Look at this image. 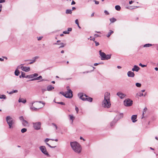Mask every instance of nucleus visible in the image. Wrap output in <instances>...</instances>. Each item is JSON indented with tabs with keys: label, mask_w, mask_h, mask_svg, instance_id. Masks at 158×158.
Here are the masks:
<instances>
[{
	"label": "nucleus",
	"mask_w": 158,
	"mask_h": 158,
	"mask_svg": "<svg viewBox=\"0 0 158 158\" xmlns=\"http://www.w3.org/2000/svg\"><path fill=\"white\" fill-rule=\"evenodd\" d=\"M70 145L73 150L76 153L79 154L81 152L82 148L81 145L77 142H71Z\"/></svg>",
	"instance_id": "1"
},
{
	"label": "nucleus",
	"mask_w": 158,
	"mask_h": 158,
	"mask_svg": "<svg viewBox=\"0 0 158 158\" xmlns=\"http://www.w3.org/2000/svg\"><path fill=\"white\" fill-rule=\"evenodd\" d=\"M6 120L7 123L9 125V128L10 129L13 128L14 122L12 118L10 116H8L6 117Z\"/></svg>",
	"instance_id": "2"
},
{
	"label": "nucleus",
	"mask_w": 158,
	"mask_h": 158,
	"mask_svg": "<svg viewBox=\"0 0 158 158\" xmlns=\"http://www.w3.org/2000/svg\"><path fill=\"white\" fill-rule=\"evenodd\" d=\"M102 105L104 108H109L111 106L110 100L104 99L102 102Z\"/></svg>",
	"instance_id": "3"
},
{
	"label": "nucleus",
	"mask_w": 158,
	"mask_h": 158,
	"mask_svg": "<svg viewBox=\"0 0 158 158\" xmlns=\"http://www.w3.org/2000/svg\"><path fill=\"white\" fill-rule=\"evenodd\" d=\"M23 64H21L18 66V69H21L26 72H29L30 70V68L29 67H24Z\"/></svg>",
	"instance_id": "4"
},
{
	"label": "nucleus",
	"mask_w": 158,
	"mask_h": 158,
	"mask_svg": "<svg viewBox=\"0 0 158 158\" xmlns=\"http://www.w3.org/2000/svg\"><path fill=\"white\" fill-rule=\"evenodd\" d=\"M133 101L130 99H126L124 101V104L125 106H129L132 104Z\"/></svg>",
	"instance_id": "5"
},
{
	"label": "nucleus",
	"mask_w": 158,
	"mask_h": 158,
	"mask_svg": "<svg viewBox=\"0 0 158 158\" xmlns=\"http://www.w3.org/2000/svg\"><path fill=\"white\" fill-rule=\"evenodd\" d=\"M35 102H32L30 106V110L33 111H36L38 110L41 107L35 108L33 106V104ZM35 106L38 107V105H35Z\"/></svg>",
	"instance_id": "6"
},
{
	"label": "nucleus",
	"mask_w": 158,
	"mask_h": 158,
	"mask_svg": "<svg viewBox=\"0 0 158 158\" xmlns=\"http://www.w3.org/2000/svg\"><path fill=\"white\" fill-rule=\"evenodd\" d=\"M67 91L65 92V93L63 92H60L59 94H61L63 95L64 97L67 98H69V86L67 87Z\"/></svg>",
	"instance_id": "7"
},
{
	"label": "nucleus",
	"mask_w": 158,
	"mask_h": 158,
	"mask_svg": "<svg viewBox=\"0 0 158 158\" xmlns=\"http://www.w3.org/2000/svg\"><path fill=\"white\" fill-rule=\"evenodd\" d=\"M67 91L65 92V93L63 92H60L59 94H61L63 95L64 97L67 98H69V86L67 87Z\"/></svg>",
	"instance_id": "8"
},
{
	"label": "nucleus",
	"mask_w": 158,
	"mask_h": 158,
	"mask_svg": "<svg viewBox=\"0 0 158 158\" xmlns=\"http://www.w3.org/2000/svg\"><path fill=\"white\" fill-rule=\"evenodd\" d=\"M41 123L40 122L33 123V127L34 129L36 130H38L40 129Z\"/></svg>",
	"instance_id": "9"
},
{
	"label": "nucleus",
	"mask_w": 158,
	"mask_h": 158,
	"mask_svg": "<svg viewBox=\"0 0 158 158\" xmlns=\"http://www.w3.org/2000/svg\"><path fill=\"white\" fill-rule=\"evenodd\" d=\"M40 150L41 152L46 155H48V153L46 150V148L44 146H42L39 147Z\"/></svg>",
	"instance_id": "10"
},
{
	"label": "nucleus",
	"mask_w": 158,
	"mask_h": 158,
	"mask_svg": "<svg viewBox=\"0 0 158 158\" xmlns=\"http://www.w3.org/2000/svg\"><path fill=\"white\" fill-rule=\"evenodd\" d=\"M78 96L80 99L83 101H85V98L88 97V96L86 94L82 93L78 94Z\"/></svg>",
	"instance_id": "11"
},
{
	"label": "nucleus",
	"mask_w": 158,
	"mask_h": 158,
	"mask_svg": "<svg viewBox=\"0 0 158 158\" xmlns=\"http://www.w3.org/2000/svg\"><path fill=\"white\" fill-rule=\"evenodd\" d=\"M99 55L101 56V60H105V58L106 57V54L104 52H102V50H100L99 51Z\"/></svg>",
	"instance_id": "12"
},
{
	"label": "nucleus",
	"mask_w": 158,
	"mask_h": 158,
	"mask_svg": "<svg viewBox=\"0 0 158 158\" xmlns=\"http://www.w3.org/2000/svg\"><path fill=\"white\" fill-rule=\"evenodd\" d=\"M35 80H40V81H45L44 79H42V77L41 76H40L39 77L36 78H33L31 79L30 81H33Z\"/></svg>",
	"instance_id": "13"
},
{
	"label": "nucleus",
	"mask_w": 158,
	"mask_h": 158,
	"mask_svg": "<svg viewBox=\"0 0 158 158\" xmlns=\"http://www.w3.org/2000/svg\"><path fill=\"white\" fill-rule=\"evenodd\" d=\"M117 95L121 99L123 98L126 96L125 94L121 92H118L117 94Z\"/></svg>",
	"instance_id": "14"
},
{
	"label": "nucleus",
	"mask_w": 158,
	"mask_h": 158,
	"mask_svg": "<svg viewBox=\"0 0 158 158\" xmlns=\"http://www.w3.org/2000/svg\"><path fill=\"white\" fill-rule=\"evenodd\" d=\"M128 77H133L135 76V73L131 71H129L127 73Z\"/></svg>",
	"instance_id": "15"
},
{
	"label": "nucleus",
	"mask_w": 158,
	"mask_h": 158,
	"mask_svg": "<svg viewBox=\"0 0 158 158\" xmlns=\"http://www.w3.org/2000/svg\"><path fill=\"white\" fill-rule=\"evenodd\" d=\"M140 69V68L137 65H135L133 68L132 69V71H136L138 72L139 69Z\"/></svg>",
	"instance_id": "16"
},
{
	"label": "nucleus",
	"mask_w": 158,
	"mask_h": 158,
	"mask_svg": "<svg viewBox=\"0 0 158 158\" xmlns=\"http://www.w3.org/2000/svg\"><path fill=\"white\" fill-rule=\"evenodd\" d=\"M123 117V114H119L116 116V117L115 118L116 120V121H117L119 119Z\"/></svg>",
	"instance_id": "17"
},
{
	"label": "nucleus",
	"mask_w": 158,
	"mask_h": 158,
	"mask_svg": "<svg viewBox=\"0 0 158 158\" xmlns=\"http://www.w3.org/2000/svg\"><path fill=\"white\" fill-rule=\"evenodd\" d=\"M137 118V115H132L131 117V119L133 123H135L137 121L136 119Z\"/></svg>",
	"instance_id": "18"
},
{
	"label": "nucleus",
	"mask_w": 158,
	"mask_h": 158,
	"mask_svg": "<svg viewBox=\"0 0 158 158\" xmlns=\"http://www.w3.org/2000/svg\"><path fill=\"white\" fill-rule=\"evenodd\" d=\"M110 94L108 92L106 93L105 94L104 99L110 100Z\"/></svg>",
	"instance_id": "19"
},
{
	"label": "nucleus",
	"mask_w": 158,
	"mask_h": 158,
	"mask_svg": "<svg viewBox=\"0 0 158 158\" xmlns=\"http://www.w3.org/2000/svg\"><path fill=\"white\" fill-rule=\"evenodd\" d=\"M54 89V87L51 85H49L47 87V90L48 91H51Z\"/></svg>",
	"instance_id": "20"
},
{
	"label": "nucleus",
	"mask_w": 158,
	"mask_h": 158,
	"mask_svg": "<svg viewBox=\"0 0 158 158\" xmlns=\"http://www.w3.org/2000/svg\"><path fill=\"white\" fill-rule=\"evenodd\" d=\"M39 58V57L37 56H35V57L33 58L32 60H30L31 62L29 63V64H31L33 63L37 59H38Z\"/></svg>",
	"instance_id": "21"
},
{
	"label": "nucleus",
	"mask_w": 158,
	"mask_h": 158,
	"mask_svg": "<svg viewBox=\"0 0 158 158\" xmlns=\"http://www.w3.org/2000/svg\"><path fill=\"white\" fill-rule=\"evenodd\" d=\"M19 102H22L23 103H25L27 101L26 99H24L23 98H19V100H18Z\"/></svg>",
	"instance_id": "22"
},
{
	"label": "nucleus",
	"mask_w": 158,
	"mask_h": 158,
	"mask_svg": "<svg viewBox=\"0 0 158 158\" xmlns=\"http://www.w3.org/2000/svg\"><path fill=\"white\" fill-rule=\"evenodd\" d=\"M54 44H55V45H60V46L59 47V48H63V47H64V46H65V44H64L62 43H55Z\"/></svg>",
	"instance_id": "23"
},
{
	"label": "nucleus",
	"mask_w": 158,
	"mask_h": 158,
	"mask_svg": "<svg viewBox=\"0 0 158 158\" xmlns=\"http://www.w3.org/2000/svg\"><path fill=\"white\" fill-rule=\"evenodd\" d=\"M92 100L93 98H92L89 97L88 96V97L85 98V101H87L90 102H91L92 101Z\"/></svg>",
	"instance_id": "24"
},
{
	"label": "nucleus",
	"mask_w": 158,
	"mask_h": 158,
	"mask_svg": "<svg viewBox=\"0 0 158 158\" xmlns=\"http://www.w3.org/2000/svg\"><path fill=\"white\" fill-rule=\"evenodd\" d=\"M18 69H18L17 67L15 72V75L16 76H18L19 74L20 73L19 70H18Z\"/></svg>",
	"instance_id": "25"
},
{
	"label": "nucleus",
	"mask_w": 158,
	"mask_h": 158,
	"mask_svg": "<svg viewBox=\"0 0 158 158\" xmlns=\"http://www.w3.org/2000/svg\"><path fill=\"white\" fill-rule=\"evenodd\" d=\"M75 119V117L73 116L70 115V120H71V124L72 125H73V121Z\"/></svg>",
	"instance_id": "26"
},
{
	"label": "nucleus",
	"mask_w": 158,
	"mask_h": 158,
	"mask_svg": "<svg viewBox=\"0 0 158 158\" xmlns=\"http://www.w3.org/2000/svg\"><path fill=\"white\" fill-rule=\"evenodd\" d=\"M111 54L106 55V57H105V60H107L110 59L111 58Z\"/></svg>",
	"instance_id": "27"
},
{
	"label": "nucleus",
	"mask_w": 158,
	"mask_h": 158,
	"mask_svg": "<svg viewBox=\"0 0 158 158\" xmlns=\"http://www.w3.org/2000/svg\"><path fill=\"white\" fill-rule=\"evenodd\" d=\"M138 7L137 6H130V7H127V8L130 9V10H132V9H134L137 8Z\"/></svg>",
	"instance_id": "28"
},
{
	"label": "nucleus",
	"mask_w": 158,
	"mask_h": 158,
	"mask_svg": "<svg viewBox=\"0 0 158 158\" xmlns=\"http://www.w3.org/2000/svg\"><path fill=\"white\" fill-rule=\"evenodd\" d=\"M22 123L23 124L24 126H26L28 124L27 122L25 120H23V121L22 122Z\"/></svg>",
	"instance_id": "29"
},
{
	"label": "nucleus",
	"mask_w": 158,
	"mask_h": 158,
	"mask_svg": "<svg viewBox=\"0 0 158 158\" xmlns=\"http://www.w3.org/2000/svg\"><path fill=\"white\" fill-rule=\"evenodd\" d=\"M114 33V31L112 30H110V32H109L107 35V36L108 37L110 36L111 35Z\"/></svg>",
	"instance_id": "30"
},
{
	"label": "nucleus",
	"mask_w": 158,
	"mask_h": 158,
	"mask_svg": "<svg viewBox=\"0 0 158 158\" xmlns=\"http://www.w3.org/2000/svg\"><path fill=\"white\" fill-rule=\"evenodd\" d=\"M6 96L5 95H0V99H6Z\"/></svg>",
	"instance_id": "31"
},
{
	"label": "nucleus",
	"mask_w": 158,
	"mask_h": 158,
	"mask_svg": "<svg viewBox=\"0 0 158 158\" xmlns=\"http://www.w3.org/2000/svg\"><path fill=\"white\" fill-rule=\"evenodd\" d=\"M110 21L111 23H113L115 21H116V19L114 18H110Z\"/></svg>",
	"instance_id": "32"
},
{
	"label": "nucleus",
	"mask_w": 158,
	"mask_h": 158,
	"mask_svg": "<svg viewBox=\"0 0 158 158\" xmlns=\"http://www.w3.org/2000/svg\"><path fill=\"white\" fill-rule=\"evenodd\" d=\"M115 9L118 11H119L121 9V7L119 5H116L115 6Z\"/></svg>",
	"instance_id": "33"
},
{
	"label": "nucleus",
	"mask_w": 158,
	"mask_h": 158,
	"mask_svg": "<svg viewBox=\"0 0 158 158\" xmlns=\"http://www.w3.org/2000/svg\"><path fill=\"white\" fill-rule=\"evenodd\" d=\"M117 121H116V120L115 118L114 119V120L112 122L110 123V126L111 127L113 126L114 125V124L115 123H116Z\"/></svg>",
	"instance_id": "34"
},
{
	"label": "nucleus",
	"mask_w": 158,
	"mask_h": 158,
	"mask_svg": "<svg viewBox=\"0 0 158 158\" xmlns=\"http://www.w3.org/2000/svg\"><path fill=\"white\" fill-rule=\"evenodd\" d=\"M152 46V44H146L144 45V47H150Z\"/></svg>",
	"instance_id": "35"
},
{
	"label": "nucleus",
	"mask_w": 158,
	"mask_h": 158,
	"mask_svg": "<svg viewBox=\"0 0 158 158\" xmlns=\"http://www.w3.org/2000/svg\"><path fill=\"white\" fill-rule=\"evenodd\" d=\"M63 33L64 34H69V27L68 28L67 31H64Z\"/></svg>",
	"instance_id": "36"
},
{
	"label": "nucleus",
	"mask_w": 158,
	"mask_h": 158,
	"mask_svg": "<svg viewBox=\"0 0 158 158\" xmlns=\"http://www.w3.org/2000/svg\"><path fill=\"white\" fill-rule=\"evenodd\" d=\"M27 131V129L25 128H23L21 129V132L22 133H24L26 132Z\"/></svg>",
	"instance_id": "37"
},
{
	"label": "nucleus",
	"mask_w": 158,
	"mask_h": 158,
	"mask_svg": "<svg viewBox=\"0 0 158 158\" xmlns=\"http://www.w3.org/2000/svg\"><path fill=\"white\" fill-rule=\"evenodd\" d=\"M73 97V92L71 89H70V98H72Z\"/></svg>",
	"instance_id": "38"
},
{
	"label": "nucleus",
	"mask_w": 158,
	"mask_h": 158,
	"mask_svg": "<svg viewBox=\"0 0 158 158\" xmlns=\"http://www.w3.org/2000/svg\"><path fill=\"white\" fill-rule=\"evenodd\" d=\"M135 85L137 87H140L141 86V84L139 83H136L135 84Z\"/></svg>",
	"instance_id": "39"
},
{
	"label": "nucleus",
	"mask_w": 158,
	"mask_h": 158,
	"mask_svg": "<svg viewBox=\"0 0 158 158\" xmlns=\"http://www.w3.org/2000/svg\"><path fill=\"white\" fill-rule=\"evenodd\" d=\"M52 125L55 128L56 130H57L58 129V127L54 123H52Z\"/></svg>",
	"instance_id": "40"
},
{
	"label": "nucleus",
	"mask_w": 158,
	"mask_h": 158,
	"mask_svg": "<svg viewBox=\"0 0 158 158\" xmlns=\"http://www.w3.org/2000/svg\"><path fill=\"white\" fill-rule=\"evenodd\" d=\"M139 66H141L143 68L144 67H145L147 66V65H144V64H142L141 63H140L139 64Z\"/></svg>",
	"instance_id": "41"
},
{
	"label": "nucleus",
	"mask_w": 158,
	"mask_h": 158,
	"mask_svg": "<svg viewBox=\"0 0 158 158\" xmlns=\"http://www.w3.org/2000/svg\"><path fill=\"white\" fill-rule=\"evenodd\" d=\"M25 73H24V72H22L21 73V76L22 77H25Z\"/></svg>",
	"instance_id": "42"
},
{
	"label": "nucleus",
	"mask_w": 158,
	"mask_h": 158,
	"mask_svg": "<svg viewBox=\"0 0 158 158\" xmlns=\"http://www.w3.org/2000/svg\"><path fill=\"white\" fill-rule=\"evenodd\" d=\"M33 74V77H37L38 76V74L37 73H35Z\"/></svg>",
	"instance_id": "43"
},
{
	"label": "nucleus",
	"mask_w": 158,
	"mask_h": 158,
	"mask_svg": "<svg viewBox=\"0 0 158 158\" xmlns=\"http://www.w3.org/2000/svg\"><path fill=\"white\" fill-rule=\"evenodd\" d=\"M19 118L20 120H22V122L23 121V120H24V119L23 118V116H21L19 117Z\"/></svg>",
	"instance_id": "44"
},
{
	"label": "nucleus",
	"mask_w": 158,
	"mask_h": 158,
	"mask_svg": "<svg viewBox=\"0 0 158 158\" xmlns=\"http://www.w3.org/2000/svg\"><path fill=\"white\" fill-rule=\"evenodd\" d=\"M56 103L58 104H59L62 105H65V103L62 102H56Z\"/></svg>",
	"instance_id": "45"
},
{
	"label": "nucleus",
	"mask_w": 158,
	"mask_h": 158,
	"mask_svg": "<svg viewBox=\"0 0 158 158\" xmlns=\"http://www.w3.org/2000/svg\"><path fill=\"white\" fill-rule=\"evenodd\" d=\"M43 38V36H40L38 37H37L38 40L39 41L40 40H42V39Z\"/></svg>",
	"instance_id": "46"
},
{
	"label": "nucleus",
	"mask_w": 158,
	"mask_h": 158,
	"mask_svg": "<svg viewBox=\"0 0 158 158\" xmlns=\"http://www.w3.org/2000/svg\"><path fill=\"white\" fill-rule=\"evenodd\" d=\"M75 23L77 25H78V24H79L78 20L77 19H76L75 20Z\"/></svg>",
	"instance_id": "47"
},
{
	"label": "nucleus",
	"mask_w": 158,
	"mask_h": 158,
	"mask_svg": "<svg viewBox=\"0 0 158 158\" xmlns=\"http://www.w3.org/2000/svg\"><path fill=\"white\" fill-rule=\"evenodd\" d=\"M49 140H50V139L48 138H46L44 140V141L45 143H47L48 142Z\"/></svg>",
	"instance_id": "48"
},
{
	"label": "nucleus",
	"mask_w": 158,
	"mask_h": 158,
	"mask_svg": "<svg viewBox=\"0 0 158 158\" xmlns=\"http://www.w3.org/2000/svg\"><path fill=\"white\" fill-rule=\"evenodd\" d=\"M94 42L95 43V45L96 46H98L99 45V44L98 42H97L96 41H94Z\"/></svg>",
	"instance_id": "49"
},
{
	"label": "nucleus",
	"mask_w": 158,
	"mask_h": 158,
	"mask_svg": "<svg viewBox=\"0 0 158 158\" xmlns=\"http://www.w3.org/2000/svg\"><path fill=\"white\" fill-rule=\"evenodd\" d=\"M46 90H47V89H41V91H42V92L43 93H44V92L46 91Z\"/></svg>",
	"instance_id": "50"
},
{
	"label": "nucleus",
	"mask_w": 158,
	"mask_h": 158,
	"mask_svg": "<svg viewBox=\"0 0 158 158\" xmlns=\"http://www.w3.org/2000/svg\"><path fill=\"white\" fill-rule=\"evenodd\" d=\"M104 13L106 15H108L109 14V13L106 10H105L104 11Z\"/></svg>",
	"instance_id": "51"
},
{
	"label": "nucleus",
	"mask_w": 158,
	"mask_h": 158,
	"mask_svg": "<svg viewBox=\"0 0 158 158\" xmlns=\"http://www.w3.org/2000/svg\"><path fill=\"white\" fill-rule=\"evenodd\" d=\"M94 1L95 2V4H98L99 3V2L96 0H94Z\"/></svg>",
	"instance_id": "52"
},
{
	"label": "nucleus",
	"mask_w": 158,
	"mask_h": 158,
	"mask_svg": "<svg viewBox=\"0 0 158 158\" xmlns=\"http://www.w3.org/2000/svg\"><path fill=\"white\" fill-rule=\"evenodd\" d=\"M75 110H76L77 113L78 112V110H79V109H78V108L77 106H76Z\"/></svg>",
	"instance_id": "53"
},
{
	"label": "nucleus",
	"mask_w": 158,
	"mask_h": 158,
	"mask_svg": "<svg viewBox=\"0 0 158 158\" xmlns=\"http://www.w3.org/2000/svg\"><path fill=\"white\" fill-rule=\"evenodd\" d=\"M33 77V74L29 75V78H31Z\"/></svg>",
	"instance_id": "54"
},
{
	"label": "nucleus",
	"mask_w": 158,
	"mask_h": 158,
	"mask_svg": "<svg viewBox=\"0 0 158 158\" xmlns=\"http://www.w3.org/2000/svg\"><path fill=\"white\" fill-rule=\"evenodd\" d=\"M5 2V0H0V3Z\"/></svg>",
	"instance_id": "55"
},
{
	"label": "nucleus",
	"mask_w": 158,
	"mask_h": 158,
	"mask_svg": "<svg viewBox=\"0 0 158 158\" xmlns=\"http://www.w3.org/2000/svg\"><path fill=\"white\" fill-rule=\"evenodd\" d=\"M18 91V90H14L12 91L13 93H17Z\"/></svg>",
	"instance_id": "56"
},
{
	"label": "nucleus",
	"mask_w": 158,
	"mask_h": 158,
	"mask_svg": "<svg viewBox=\"0 0 158 158\" xmlns=\"http://www.w3.org/2000/svg\"><path fill=\"white\" fill-rule=\"evenodd\" d=\"M66 13L67 14H69V9H67L66 10Z\"/></svg>",
	"instance_id": "57"
},
{
	"label": "nucleus",
	"mask_w": 158,
	"mask_h": 158,
	"mask_svg": "<svg viewBox=\"0 0 158 158\" xmlns=\"http://www.w3.org/2000/svg\"><path fill=\"white\" fill-rule=\"evenodd\" d=\"M7 93H8V94H13L12 91H11L10 92H8V91H7Z\"/></svg>",
	"instance_id": "58"
},
{
	"label": "nucleus",
	"mask_w": 158,
	"mask_h": 158,
	"mask_svg": "<svg viewBox=\"0 0 158 158\" xmlns=\"http://www.w3.org/2000/svg\"><path fill=\"white\" fill-rule=\"evenodd\" d=\"M80 139H82V140H83L84 141H85V139H84V138H83L81 136L80 137Z\"/></svg>",
	"instance_id": "59"
},
{
	"label": "nucleus",
	"mask_w": 158,
	"mask_h": 158,
	"mask_svg": "<svg viewBox=\"0 0 158 158\" xmlns=\"http://www.w3.org/2000/svg\"><path fill=\"white\" fill-rule=\"evenodd\" d=\"M75 4V2L74 1H73L71 3V5H73V4Z\"/></svg>",
	"instance_id": "60"
},
{
	"label": "nucleus",
	"mask_w": 158,
	"mask_h": 158,
	"mask_svg": "<svg viewBox=\"0 0 158 158\" xmlns=\"http://www.w3.org/2000/svg\"><path fill=\"white\" fill-rule=\"evenodd\" d=\"M90 40H93V41H95V38H92L91 39H90Z\"/></svg>",
	"instance_id": "61"
},
{
	"label": "nucleus",
	"mask_w": 158,
	"mask_h": 158,
	"mask_svg": "<svg viewBox=\"0 0 158 158\" xmlns=\"http://www.w3.org/2000/svg\"><path fill=\"white\" fill-rule=\"evenodd\" d=\"M139 96L141 97L143 96V93H140L139 95Z\"/></svg>",
	"instance_id": "62"
},
{
	"label": "nucleus",
	"mask_w": 158,
	"mask_h": 158,
	"mask_svg": "<svg viewBox=\"0 0 158 158\" xmlns=\"http://www.w3.org/2000/svg\"><path fill=\"white\" fill-rule=\"evenodd\" d=\"M117 67L118 69H120L122 68V67L120 66H117Z\"/></svg>",
	"instance_id": "63"
},
{
	"label": "nucleus",
	"mask_w": 158,
	"mask_h": 158,
	"mask_svg": "<svg viewBox=\"0 0 158 158\" xmlns=\"http://www.w3.org/2000/svg\"><path fill=\"white\" fill-rule=\"evenodd\" d=\"M94 36H95L96 37H97L99 36V35H98V34H95L94 35Z\"/></svg>",
	"instance_id": "64"
}]
</instances>
